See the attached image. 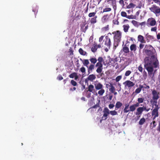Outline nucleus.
Masks as SVG:
<instances>
[{
    "instance_id": "19",
    "label": "nucleus",
    "mask_w": 160,
    "mask_h": 160,
    "mask_svg": "<svg viewBox=\"0 0 160 160\" xmlns=\"http://www.w3.org/2000/svg\"><path fill=\"white\" fill-rule=\"evenodd\" d=\"M97 45L96 43H94L92 47L91 50V51L93 52H96L97 49Z\"/></svg>"
},
{
    "instance_id": "63",
    "label": "nucleus",
    "mask_w": 160,
    "mask_h": 160,
    "mask_svg": "<svg viewBox=\"0 0 160 160\" xmlns=\"http://www.w3.org/2000/svg\"><path fill=\"white\" fill-rule=\"evenodd\" d=\"M153 1L155 2L156 3H158V2H160V1L159 0H153Z\"/></svg>"
},
{
    "instance_id": "2",
    "label": "nucleus",
    "mask_w": 160,
    "mask_h": 160,
    "mask_svg": "<svg viewBox=\"0 0 160 160\" xmlns=\"http://www.w3.org/2000/svg\"><path fill=\"white\" fill-rule=\"evenodd\" d=\"M143 52L149 57V61H151L155 67L158 65V60L157 56V52L155 49L149 44L145 45Z\"/></svg>"
},
{
    "instance_id": "40",
    "label": "nucleus",
    "mask_w": 160,
    "mask_h": 160,
    "mask_svg": "<svg viewBox=\"0 0 160 160\" xmlns=\"http://www.w3.org/2000/svg\"><path fill=\"white\" fill-rule=\"evenodd\" d=\"M71 83L74 86H75L77 85V82L73 80H72L71 81Z\"/></svg>"
},
{
    "instance_id": "11",
    "label": "nucleus",
    "mask_w": 160,
    "mask_h": 160,
    "mask_svg": "<svg viewBox=\"0 0 160 160\" xmlns=\"http://www.w3.org/2000/svg\"><path fill=\"white\" fill-rule=\"evenodd\" d=\"M126 83V86H127L128 87L130 88L133 87L135 85V83L133 82L127 80L123 84Z\"/></svg>"
},
{
    "instance_id": "59",
    "label": "nucleus",
    "mask_w": 160,
    "mask_h": 160,
    "mask_svg": "<svg viewBox=\"0 0 160 160\" xmlns=\"http://www.w3.org/2000/svg\"><path fill=\"white\" fill-rule=\"evenodd\" d=\"M157 30V28L156 27H154L153 28H152L151 29V30L152 31H156Z\"/></svg>"
},
{
    "instance_id": "16",
    "label": "nucleus",
    "mask_w": 160,
    "mask_h": 160,
    "mask_svg": "<svg viewBox=\"0 0 160 160\" xmlns=\"http://www.w3.org/2000/svg\"><path fill=\"white\" fill-rule=\"evenodd\" d=\"M96 78V77L95 75L92 74L88 76V77L87 78V79L88 80L91 81H92L93 80L95 79Z\"/></svg>"
},
{
    "instance_id": "50",
    "label": "nucleus",
    "mask_w": 160,
    "mask_h": 160,
    "mask_svg": "<svg viewBox=\"0 0 160 160\" xmlns=\"http://www.w3.org/2000/svg\"><path fill=\"white\" fill-rule=\"evenodd\" d=\"M142 43H140L139 45V51H140L142 49L144 46V45Z\"/></svg>"
},
{
    "instance_id": "49",
    "label": "nucleus",
    "mask_w": 160,
    "mask_h": 160,
    "mask_svg": "<svg viewBox=\"0 0 160 160\" xmlns=\"http://www.w3.org/2000/svg\"><path fill=\"white\" fill-rule=\"evenodd\" d=\"M138 69L141 72H142L143 70V68L142 66L141 65H140L138 68Z\"/></svg>"
},
{
    "instance_id": "8",
    "label": "nucleus",
    "mask_w": 160,
    "mask_h": 160,
    "mask_svg": "<svg viewBox=\"0 0 160 160\" xmlns=\"http://www.w3.org/2000/svg\"><path fill=\"white\" fill-rule=\"evenodd\" d=\"M107 3L112 6L115 12L117 9L116 0H106Z\"/></svg>"
},
{
    "instance_id": "6",
    "label": "nucleus",
    "mask_w": 160,
    "mask_h": 160,
    "mask_svg": "<svg viewBox=\"0 0 160 160\" xmlns=\"http://www.w3.org/2000/svg\"><path fill=\"white\" fill-rule=\"evenodd\" d=\"M159 108L158 106L155 107L153 109L151 112L152 116H153V120L155 119V118L158 117L159 116L158 114V109Z\"/></svg>"
},
{
    "instance_id": "39",
    "label": "nucleus",
    "mask_w": 160,
    "mask_h": 160,
    "mask_svg": "<svg viewBox=\"0 0 160 160\" xmlns=\"http://www.w3.org/2000/svg\"><path fill=\"white\" fill-rule=\"evenodd\" d=\"M137 101L139 103H142L144 101V99L142 98H139L138 99Z\"/></svg>"
},
{
    "instance_id": "17",
    "label": "nucleus",
    "mask_w": 160,
    "mask_h": 160,
    "mask_svg": "<svg viewBox=\"0 0 160 160\" xmlns=\"http://www.w3.org/2000/svg\"><path fill=\"white\" fill-rule=\"evenodd\" d=\"M138 40L141 43H145V41L144 39V37L141 35H139L138 37Z\"/></svg>"
},
{
    "instance_id": "60",
    "label": "nucleus",
    "mask_w": 160,
    "mask_h": 160,
    "mask_svg": "<svg viewBox=\"0 0 160 160\" xmlns=\"http://www.w3.org/2000/svg\"><path fill=\"white\" fill-rule=\"evenodd\" d=\"M140 103L139 102H137L136 103L134 104L133 105L136 107V108L138 107L139 106V104Z\"/></svg>"
},
{
    "instance_id": "20",
    "label": "nucleus",
    "mask_w": 160,
    "mask_h": 160,
    "mask_svg": "<svg viewBox=\"0 0 160 160\" xmlns=\"http://www.w3.org/2000/svg\"><path fill=\"white\" fill-rule=\"evenodd\" d=\"M122 50L125 53H127L129 52V48L127 46L126 44L124 45Z\"/></svg>"
},
{
    "instance_id": "13",
    "label": "nucleus",
    "mask_w": 160,
    "mask_h": 160,
    "mask_svg": "<svg viewBox=\"0 0 160 160\" xmlns=\"http://www.w3.org/2000/svg\"><path fill=\"white\" fill-rule=\"evenodd\" d=\"M107 86H108L110 88H109V91L112 92H114V91H115V88L114 87L112 83H110V85L107 84L106 86L107 87Z\"/></svg>"
},
{
    "instance_id": "48",
    "label": "nucleus",
    "mask_w": 160,
    "mask_h": 160,
    "mask_svg": "<svg viewBox=\"0 0 160 160\" xmlns=\"http://www.w3.org/2000/svg\"><path fill=\"white\" fill-rule=\"evenodd\" d=\"M131 72L130 70H128L126 71L125 73V75L126 76H129L131 73Z\"/></svg>"
},
{
    "instance_id": "18",
    "label": "nucleus",
    "mask_w": 160,
    "mask_h": 160,
    "mask_svg": "<svg viewBox=\"0 0 160 160\" xmlns=\"http://www.w3.org/2000/svg\"><path fill=\"white\" fill-rule=\"evenodd\" d=\"M144 88V87L142 85L140 84L139 85V87L136 89L135 91V92L136 94L139 93L141 91L142 88Z\"/></svg>"
},
{
    "instance_id": "62",
    "label": "nucleus",
    "mask_w": 160,
    "mask_h": 160,
    "mask_svg": "<svg viewBox=\"0 0 160 160\" xmlns=\"http://www.w3.org/2000/svg\"><path fill=\"white\" fill-rule=\"evenodd\" d=\"M158 39H160V33H158L157 36Z\"/></svg>"
},
{
    "instance_id": "56",
    "label": "nucleus",
    "mask_w": 160,
    "mask_h": 160,
    "mask_svg": "<svg viewBox=\"0 0 160 160\" xmlns=\"http://www.w3.org/2000/svg\"><path fill=\"white\" fill-rule=\"evenodd\" d=\"M146 24L145 22H143L141 23H139V25H140L141 26H145Z\"/></svg>"
},
{
    "instance_id": "31",
    "label": "nucleus",
    "mask_w": 160,
    "mask_h": 160,
    "mask_svg": "<svg viewBox=\"0 0 160 160\" xmlns=\"http://www.w3.org/2000/svg\"><path fill=\"white\" fill-rule=\"evenodd\" d=\"M109 25H108L106 26L103 27L102 28V30L103 31L106 32L107 31H108L109 30Z\"/></svg>"
},
{
    "instance_id": "43",
    "label": "nucleus",
    "mask_w": 160,
    "mask_h": 160,
    "mask_svg": "<svg viewBox=\"0 0 160 160\" xmlns=\"http://www.w3.org/2000/svg\"><path fill=\"white\" fill-rule=\"evenodd\" d=\"M122 77L121 75L118 76H117L116 79L115 80L116 82H119L122 78Z\"/></svg>"
},
{
    "instance_id": "36",
    "label": "nucleus",
    "mask_w": 160,
    "mask_h": 160,
    "mask_svg": "<svg viewBox=\"0 0 160 160\" xmlns=\"http://www.w3.org/2000/svg\"><path fill=\"white\" fill-rule=\"evenodd\" d=\"M96 12L90 13L88 14V17L90 18L94 17L95 16Z\"/></svg>"
},
{
    "instance_id": "52",
    "label": "nucleus",
    "mask_w": 160,
    "mask_h": 160,
    "mask_svg": "<svg viewBox=\"0 0 160 160\" xmlns=\"http://www.w3.org/2000/svg\"><path fill=\"white\" fill-rule=\"evenodd\" d=\"M157 130L159 132H160V122L159 123L158 126L157 128Z\"/></svg>"
},
{
    "instance_id": "21",
    "label": "nucleus",
    "mask_w": 160,
    "mask_h": 160,
    "mask_svg": "<svg viewBox=\"0 0 160 160\" xmlns=\"http://www.w3.org/2000/svg\"><path fill=\"white\" fill-rule=\"evenodd\" d=\"M122 105V103L120 102H117L115 105V110H117L120 108Z\"/></svg>"
},
{
    "instance_id": "14",
    "label": "nucleus",
    "mask_w": 160,
    "mask_h": 160,
    "mask_svg": "<svg viewBox=\"0 0 160 160\" xmlns=\"http://www.w3.org/2000/svg\"><path fill=\"white\" fill-rule=\"evenodd\" d=\"M95 88L97 90H99L103 88L102 85L100 82L95 84Z\"/></svg>"
},
{
    "instance_id": "61",
    "label": "nucleus",
    "mask_w": 160,
    "mask_h": 160,
    "mask_svg": "<svg viewBox=\"0 0 160 160\" xmlns=\"http://www.w3.org/2000/svg\"><path fill=\"white\" fill-rule=\"evenodd\" d=\"M119 3L121 4H124V1L123 0H120L119 1Z\"/></svg>"
},
{
    "instance_id": "4",
    "label": "nucleus",
    "mask_w": 160,
    "mask_h": 160,
    "mask_svg": "<svg viewBox=\"0 0 160 160\" xmlns=\"http://www.w3.org/2000/svg\"><path fill=\"white\" fill-rule=\"evenodd\" d=\"M104 37L103 36H101L99 38V42H101L103 40L102 43V47H103L105 48V51L107 52L108 51V49H110L112 42L108 36H106L103 39Z\"/></svg>"
},
{
    "instance_id": "33",
    "label": "nucleus",
    "mask_w": 160,
    "mask_h": 160,
    "mask_svg": "<svg viewBox=\"0 0 160 160\" xmlns=\"http://www.w3.org/2000/svg\"><path fill=\"white\" fill-rule=\"evenodd\" d=\"M112 9L110 8H104L102 12H108L111 11Z\"/></svg>"
},
{
    "instance_id": "64",
    "label": "nucleus",
    "mask_w": 160,
    "mask_h": 160,
    "mask_svg": "<svg viewBox=\"0 0 160 160\" xmlns=\"http://www.w3.org/2000/svg\"><path fill=\"white\" fill-rule=\"evenodd\" d=\"M158 79L159 82H160V72H159V74L158 76Z\"/></svg>"
},
{
    "instance_id": "54",
    "label": "nucleus",
    "mask_w": 160,
    "mask_h": 160,
    "mask_svg": "<svg viewBox=\"0 0 160 160\" xmlns=\"http://www.w3.org/2000/svg\"><path fill=\"white\" fill-rule=\"evenodd\" d=\"M152 124H153V127L155 128L156 126V122L155 121H153L152 122Z\"/></svg>"
},
{
    "instance_id": "28",
    "label": "nucleus",
    "mask_w": 160,
    "mask_h": 160,
    "mask_svg": "<svg viewBox=\"0 0 160 160\" xmlns=\"http://www.w3.org/2000/svg\"><path fill=\"white\" fill-rule=\"evenodd\" d=\"M129 107V104H127L125 105V107L123 110L124 112L125 113H127L129 112V109H128Z\"/></svg>"
},
{
    "instance_id": "51",
    "label": "nucleus",
    "mask_w": 160,
    "mask_h": 160,
    "mask_svg": "<svg viewBox=\"0 0 160 160\" xmlns=\"http://www.w3.org/2000/svg\"><path fill=\"white\" fill-rule=\"evenodd\" d=\"M113 23L114 24L118 25L119 24V22L117 20H113Z\"/></svg>"
},
{
    "instance_id": "24",
    "label": "nucleus",
    "mask_w": 160,
    "mask_h": 160,
    "mask_svg": "<svg viewBox=\"0 0 160 160\" xmlns=\"http://www.w3.org/2000/svg\"><path fill=\"white\" fill-rule=\"evenodd\" d=\"M123 30L125 32H127L128 31V30L129 28V26L128 24L124 25L123 26Z\"/></svg>"
},
{
    "instance_id": "34",
    "label": "nucleus",
    "mask_w": 160,
    "mask_h": 160,
    "mask_svg": "<svg viewBox=\"0 0 160 160\" xmlns=\"http://www.w3.org/2000/svg\"><path fill=\"white\" fill-rule=\"evenodd\" d=\"M135 6V5L134 4L132 3H130L128 5L127 8H131L134 7Z\"/></svg>"
},
{
    "instance_id": "32",
    "label": "nucleus",
    "mask_w": 160,
    "mask_h": 160,
    "mask_svg": "<svg viewBox=\"0 0 160 160\" xmlns=\"http://www.w3.org/2000/svg\"><path fill=\"white\" fill-rule=\"evenodd\" d=\"M105 92V90L104 89L102 88L99 90L98 92V93L100 96H102Z\"/></svg>"
},
{
    "instance_id": "12",
    "label": "nucleus",
    "mask_w": 160,
    "mask_h": 160,
    "mask_svg": "<svg viewBox=\"0 0 160 160\" xmlns=\"http://www.w3.org/2000/svg\"><path fill=\"white\" fill-rule=\"evenodd\" d=\"M109 18V15L108 14H106L104 15L101 19V21L102 23H104L108 22Z\"/></svg>"
},
{
    "instance_id": "27",
    "label": "nucleus",
    "mask_w": 160,
    "mask_h": 160,
    "mask_svg": "<svg viewBox=\"0 0 160 160\" xmlns=\"http://www.w3.org/2000/svg\"><path fill=\"white\" fill-rule=\"evenodd\" d=\"M78 51L79 53L82 55L85 56L87 54V52L84 51L82 48H80L79 49Z\"/></svg>"
},
{
    "instance_id": "10",
    "label": "nucleus",
    "mask_w": 160,
    "mask_h": 160,
    "mask_svg": "<svg viewBox=\"0 0 160 160\" xmlns=\"http://www.w3.org/2000/svg\"><path fill=\"white\" fill-rule=\"evenodd\" d=\"M156 22L154 19L152 18H149L147 20V25L148 26H154L156 24Z\"/></svg>"
},
{
    "instance_id": "25",
    "label": "nucleus",
    "mask_w": 160,
    "mask_h": 160,
    "mask_svg": "<svg viewBox=\"0 0 160 160\" xmlns=\"http://www.w3.org/2000/svg\"><path fill=\"white\" fill-rule=\"evenodd\" d=\"M97 18V16H95L94 17L92 18L90 21L91 23L94 24L96 23L97 22L96 19Z\"/></svg>"
},
{
    "instance_id": "53",
    "label": "nucleus",
    "mask_w": 160,
    "mask_h": 160,
    "mask_svg": "<svg viewBox=\"0 0 160 160\" xmlns=\"http://www.w3.org/2000/svg\"><path fill=\"white\" fill-rule=\"evenodd\" d=\"M69 52L70 53V55H73V50L72 48H70L69 49Z\"/></svg>"
},
{
    "instance_id": "35",
    "label": "nucleus",
    "mask_w": 160,
    "mask_h": 160,
    "mask_svg": "<svg viewBox=\"0 0 160 160\" xmlns=\"http://www.w3.org/2000/svg\"><path fill=\"white\" fill-rule=\"evenodd\" d=\"M103 116L102 117V119L103 120H106L107 118V116L109 113H107L106 112H104Z\"/></svg>"
},
{
    "instance_id": "58",
    "label": "nucleus",
    "mask_w": 160,
    "mask_h": 160,
    "mask_svg": "<svg viewBox=\"0 0 160 160\" xmlns=\"http://www.w3.org/2000/svg\"><path fill=\"white\" fill-rule=\"evenodd\" d=\"M146 38H147V39H148V38H149L150 39H152L153 38L152 36L150 35H148L147 37Z\"/></svg>"
},
{
    "instance_id": "9",
    "label": "nucleus",
    "mask_w": 160,
    "mask_h": 160,
    "mask_svg": "<svg viewBox=\"0 0 160 160\" xmlns=\"http://www.w3.org/2000/svg\"><path fill=\"white\" fill-rule=\"evenodd\" d=\"M152 94L153 99H158L160 97L159 92L153 89L152 91Z\"/></svg>"
},
{
    "instance_id": "26",
    "label": "nucleus",
    "mask_w": 160,
    "mask_h": 160,
    "mask_svg": "<svg viewBox=\"0 0 160 160\" xmlns=\"http://www.w3.org/2000/svg\"><path fill=\"white\" fill-rule=\"evenodd\" d=\"M94 90V87L93 85L90 84L88 86V91L90 92H92Z\"/></svg>"
},
{
    "instance_id": "47",
    "label": "nucleus",
    "mask_w": 160,
    "mask_h": 160,
    "mask_svg": "<svg viewBox=\"0 0 160 160\" xmlns=\"http://www.w3.org/2000/svg\"><path fill=\"white\" fill-rule=\"evenodd\" d=\"M143 108V111H147V112H148L150 110V108H147L146 107H144V106H143L142 107Z\"/></svg>"
},
{
    "instance_id": "42",
    "label": "nucleus",
    "mask_w": 160,
    "mask_h": 160,
    "mask_svg": "<svg viewBox=\"0 0 160 160\" xmlns=\"http://www.w3.org/2000/svg\"><path fill=\"white\" fill-rule=\"evenodd\" d=\"M76 74L77 73L76 72H73V73H72L69 75V77L71 78H73L75 77V76Z\"/></svg>"
},
{
    "instance_id": "15",
    "label": "nucleus",
    "mask_w": 160,
    "mask_h": 160,
    "mask_svg": "<svg viewBox=\"0 0 160 160\" xmlns=\"http://www.w3.org/2000/svg\"><path fill=\"white\" fill-rule=\"evenodd\" d=\"M142 108V107H140L137 109V112L135 113L136 115H141L142 114L143 111V108Z\"/></svg>"
},
{
    "instance_id": "41",
    "label": "nucleus",
    "mask_w": 160,
    "mask_h": 160,
    "mask_svg": "<svg viewBox=\"0 0 160 160\" xmlns=\"http://www.w3.org/2000/svg\"><path fill=\"white\" fill-rule=\"evenodd\" d=\"M100 107V105L98 103L94 105V106H92V107L90 108H89V109H92L93 108H99Z\"/></svg>"
},
{
    "instance_id": "55",
    "label": "nucleus",
    "mask_w": 160,
    "mask_h": 160,
    "mask_svg": "<svg viewBox=\"0 0 160 160\" xmlns=\"http://www.w3.org/2000/svg\"><path fill=\"white\" fill-rule=\"evenodd\" d=\"M58 79L59 80H61L63 79V78L61 75H59L58 76Z\"/></svg>"
},
{
    "instance_id": "3",
    "label": "nucleus",
    "mask_w": 160,
    "mask_h": 160,
    "mask_svg": "<svg viewBox=\"0 0 160 160\" xmlns=\"http://www.w3.org/2000/svg\"><path fill=\"white\" fill-rule=\"evenodd\" d=\"M144 61L145 63L144 67L148 71V74L150 77L152 75L153 76L154 74H153V68H159V63L158 61V65L155 67V66L152 64V62L151 61H149V57H146L144 59Z\"/></svg>"
},
{
    "instance_id": "7",
    "label": "nucleus",
    "mask_w": 160,
    "mask_h": 160,
    "mask_svg": "<svg viewBox=\"0 0 160 160\" xmlns=\"http://www.w3.org/2000/svg\"><path fill=\"white\" fill-rule=\"evenodd\" d=\"M149 9L156 14L160 13V8L155 5H153L152 7L149 8Z\"/></svg>"
},
{
    "instance_id": "5",
    "label": "nucleus",
    "mask_w": 160,
    "mask_h": 160,
    "mask_svg": "<svg viewBox=\"0 0 160 160\" xmlns=\"http://www.w3.org/2000/svg\"><path fill=\"white\" fill-rule=\"evenodd\" d=\"M112 33L113 36V46L116 48L121 40L122 32L119 30H117L113 32Z\"/></svg>"
},
{
    "instance_id": "1",
    "label": "nucleus",
    "mask_w": 160,
    "mask_h": 160,
    "mask_svg": "<svg viewBox=\"0 0 160 160\" xmlns=\"http://www.w3.org/2000/svg\"><path fill=\"white\" fill-rule=\"evenodd\" d=\"M89 60L92 64H91L89 66L88 65L89 64V62L88 59H84L83 64L87 68L88 75L92 72L94 70L95 67H97L96 70V72L98 73H101L103 69V62L105 65L109 64L110 62L105 63L103 58L101 57L98 58V59L95 58H92L89 59Z\"/></svg>"
},
{
    "instance_id": "22",
    "label": "nucleus",
    "mask_w": 160,
    "mask_h": 160,
    "mask_svg": "<svg viewBox=\"0 0 160 160\" xmlns=\"http://www.w3.org/2000/svg\"><path fill=\"white\" fill-rule=\"evenodd\" d=\"M130 49L131 51H136L137 49L136 45L134 44H132L130 46Z\"/></svg>"
},
{
    "instance_id": "57",
    "label": "nucleus",
    "mask_w": 160,
    "mask_h": 160,
    "mask_svg": "<svg viewBox=\"0 0 160 160\" xmlns=\"http://www.w3.org/2000/svg\"><path fill=\"white\" fill-rule=\"evenodd\" d=\"M114 105L113 104H110L109 105L108 107L109 108L111 109L112 108L114 107Z\"/></svg>"
},
{
    "instance_id": "38",
    "label": "nucleus",
    "mask_w": 160,
    "mask_h": 160,
    "mask_svg": "<svg viewBox=\"0 0 160 160\" xmlns=\"http://www.w3.org/2000/svg\"><path fill=\"white\" fill-rule=\"evenodd\" d=\"M110 114L113 116L117 115L118 114L117 112L115 110L111 111L110 112Z\"/></svg>"
},
{
    "instance_id": "37",
    "label": "nucleus",
    "mask_w": 160,
    "mask_h": 160,
    "mask_svg": "<svg viewBox=\"0 0 160 160\" xmlns=\"http://www.w3.org/2000/svg\"><path fill=\"white\" fill-rule=\"evenodd\" d=\"M132 24L135 27H138V22L134 20L132 21Z\"/></svg>"
},
{
    "instance_id": "45",
    "label": "nucleus",
    "mask_w": 160,
    "mask_h": 160,
    "mask_svg": "<svg viewBox=\"0 0 160 160\" xmlns=\"http://www.w3.org/2000/svg\"><path fill=\"white\" fill-rule=\"evenodd\" d=\"M103 112H106L107 113H110V112H109V110L107 107L104 108V110H103Z\"/></svg>"
},
{
    "instance_id": "30",
    "label": "nucleus",
    "mask_w": 160,
    "mask_h": 160,
    "mask_svg": "<svg viewBox=\"0 0 160 160\" xmlns=\"http://www.w3.org/2000/svg\"><path fill=\"white\" fill-rule=\"evenodd\" d=\"M130 109H129V111L133 112L135 110L136 108L134 105L133 104L130 106L129 107Z\"/></svg>"
},
{
    "instance_id": "46",
    "label": "nucleus",
    "mask_w": 160,
    "mask_h": 160,
    "mask_svg": "<svg viewBox=\"0 0 160 160\" xmlns=\"http://www.w3.org/2000/svg\"><path fill=\"white\" fill-rule=\"evenodd\" d=\"M80 71L82 73H85L86 72V69L84 67H81L80 69Z\"/></svg>"
},
{
    "instance_id": "44",
    "label": "nucleus",
    "mask_w": 160,
    "mask_h": 160,
    "mask_svg": "<svg viewBox=\"0 0 160 160\" xmlns=\"http://www.w3.org/2000/svg\"><path fill=\"white\" fill-rule=\"evenodd\" d=\"M121 15L122 17H127V13L125 12H124V11L122 12H121Z\"/></svg>"
},
{
    "instance_id": "23",
    "label": "nucleus",
    "mask_w": 160,
    "mask_h": 160,
    "mask_svg": "<svg viewBox=\"0 0 160 160\" xmlns=\"http://www.w3.org/2000/svg\"><path fill=\"white\" fill-rule=\"evenodd\" d=\"M158 99H151L150 101V102L151 104L152 105H154L155 107H157V106H158L157 104V100Z\"/></svg>"
},
{
    "instance_id": "29",
    "label": "nucleus",
    "mask_w": 160,
    "mask_h": 160,
    "mask_svg": "<svg viewBox=\"0 0 160 160\" xmlns=\"http://www.w3.org/2000/svg\"><path fill=\"white\" fill-rule=\"evenodd\" d=\"M146 120L144 118H142L139 121V124L140 125H143L145 122Z\"/></svg>"
}]
</instances>
